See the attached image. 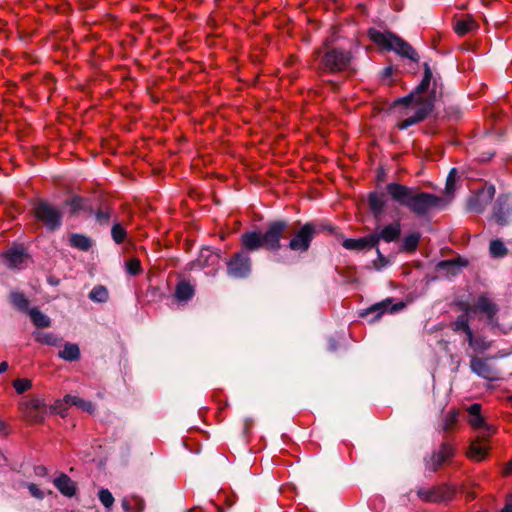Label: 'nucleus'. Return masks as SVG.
I'll return each instance as SVG.
<instances>
[{
	"label": "nucleus",
	"mask_w": 512,
	"mask_h": 512,
	"mask_svg": "<svg viewBox=\"0 0 512 512\" xmlns=\"http://www.w3.org/2000/svg\"><path fill=\"white\" fill-rule=\"evenodd\" d=\"M418 98L417 94H414V91L412 90L408 95L398 98L394 101V106L404 105L409 106L412 103L416 104V99Z\"/></svg>",
	"instance_id": "46"
},
{
	"label": "nucleus",
	"mask_w": 512,
	"mask_h": 512,
	"mask_svg": "<svg viewBox=\"0 0 512 512\" xmlns=\"http://www.w3.org/2000/svg\"><path fill=\"white\" fill-rule=\"evenodd\" d=\"M456 175H457L456 168H452L446 178L445 188L442 192H455V190L457 189L456 184H455Z\"/></svg>",
	"instance_id": "44"
},
{
	"label": "nucleus",
	"mask_w": 512,
	"mask_h": 512,
	"mask_svg": "<svg viewBox=\"0 0 512 512\" xmlns=\"http://www.w3.org/2000/svg\"><path fill=\"white\" fill-rule=\"evenodd\" d=\"M370 40L386 51H394L403 58L418 62L420 57L417 51L404 39L391 31L381 32L375 28L368 30Z\"/></svg>",
	"instance_id": "4"
},
{
	"label": "nucleus",
	"mask_w": 512,
	"mask_h": 512,
	"mask_svg": "<svg viewBox=\"0 0 512 512\" xmlns=\"http://www.w3.org/2000/svg\"><path fill=\"white\" fill-rule=\"evenodd\" d=\"M446 115L449 118H453V119L457 120V119H459L461 117V111L457 107H449L446 110Z\"/></svg>",
	"instance_id": "51"
},
{
	"label": "nucleus",
	"mask_w": 512,
	"mask_h": 512,
	"mask_svg": "<svg viewBox=\"0 0 512 512\" xmlns=\"http://www.w3.org/2000/svg\"><path fill=\"white\" fill-rule=\"evenodd\" d=\"M69 244L80 251H88L92 246V241L83 234L73 233L69 237Z\"/></svg>",
	"instance_id": "30"
},
{
	"label": "nucleus",
	"mask_w": 512,
	"mask_h": 512,
	"mask_svg": "<svg viewBox=\"0 0 512 512\" xmlns=\"http://www.w3.org/2000/svg\"><path fill=\"white\" fill-rule=\"evenodd\" d=\"M9 368V364L7 361H3L0 363V374L6 372Z\"/></svg>",
	"instance_id": "58"
},
{
	"label": "nucleus",
	"mask_w": 512,
	"mask_h": 512,
	"mask_svg": "<svg viewBox=\"0 0 512 512\" xmlns=\"http://www.w3.org/2000/svg\"><path fill=\"white\" fill-rule=\"evenodd\" d=\"M126 269H127V272L130 274V275H138L140 272H141V264H140V261L138 259H130L127 263H126Z\"/></svg>",
	"instance_id": "49"
},
{
	"label": "nucleus",
	"mask_w": 512,
	"mask_h": 512,
	"mask_svg": "<svg viewBox=\"0 0 512 512\" xmlns=\"http://www.w3.org/2000/svg\"><path fill=\"white\" fill-rule=\"evenodd\" d=\"M343 247L348 250H363L365 248L375 247V239L371 234L358 239L347 238L342 243Z\"/></svg>",
	"instance_id": "25"
},
{
	"label": "nucleus",
	"mask_w": 512,
	"mask_h": 512,
	"mask_svg": "<svg viewBox=\"0 0 512 512\" xmlns=\"http://www.w3.org/2000/svg\"><path fill=\"white\" fill-rule=\"evenodd\" d=\"M392 74H393L392 66H388L383 69V72H382L383 77H390Z\"/></svg>",
	"instance_id": "57"
},
{
	"label": "nucleus",
	"mask_w": 512,
	"mask_h": 512,
	"mask_svg": "<svg viewBox=\"0 0 512 512\" xmlns=\"http://www.w3.org/2000/svg\"><path fill=\"white\" fill-rule=\"evenodd\" d=\"M121 504L125 512H142L145 507L143 499L138 496L125 497Z\"/></svg>",
	"instance_id": "31"
},
{
	"label": "nucleus",
	"mask_w": 512,
	"mask_h": 512,
	"mask_svg": "<svg viewBox=\"0 0 512 512\" xmlns=\"http://www.w3.org/2000/svg\"><path fill=\"white\" fill-rule=\"evenodd\" d=\"M489 251L493 257H503L507 254L504 243L498 239L490 242Z\"/></svg>",
	"instance_id": "41"
},
{
	"label": "nucleus",
	"mask_w": 512,
	"mask_h": 512,
	"mask_svg": "<svg viewBox=\"0 0 512 512\" xmlns=\"http://www.w3.org/2000/svg\"><path fill=\"white\" fill-rule=\"evenodd\" d=\"M328 348L330 351H335L337 349V341L333 338L329 339Z\"/></svg>",
	"instance_id": "56"
},
{
	"label": "nucleus",
	"mask_w": 512,
	"mask_h": 512,
	"mask_svg": "<svg viewBox=\"0 0 512 512\" xmlns=\"http://www.w3.org/2000/svg\"><path fill=\"white\" fill-rule=\"evenodd\" d=\"M10 301L20 311L28 312L30 310L29 301L22 292L12 291L10 293Z\"/></svg>",
	"instance_id": "36"
},
{
	"label": "nucleus",
	"mask_w": 512,
	"mask_h": 512,
	"mask_svg": "<svg viewBox=\"0 0 512 512\" xmlns=\"http://www.w3.org/2000/svg\"><path fill=\"white\" fill-rule=\"evenodd\" d=\"M455 306L461 311V314L456 319L463 318L466 320V323L470 324L471 319L478 317L479 321H485L491 328L499 325V305L488 293L478 294L471 302L457 300Z\"/></svg>",
	"instance_id": "2"
},
{
	"label": "nucleus",
	"mask_w": 512,
	"mask_h": 512,
	"mask_svg": "<svg viewBox=\"0 0 512 512\" xmlns=\"http://www.w3.org/2000/svg\"><path fill=\"white\" fill-rule=\"evenodd\" d=\"M76 190H81V187H71L68 192H75Z\"/></svg>",
	"instance_id": "62"
},
{
	"label": "nucleus",
	"mask_w": 512,
	"mask_h": 512,
	"mask_svg": "<svg viewBox=\"0 0 512 512\" xmlns=\"http://www.w3.org/2000/svg\"><path fill=\"white\" fill-rule=\"evenodd\" d=\"M4 264L10 269L20 270L25 266L28 260V254L22 247L9 249L2 255Z\"/></svg>",
	"instance_id": "18"
},
{
	"label": "nucleus",
	"mask_w": 512,
	"mask_h": 512,
	"mask_svg": "<svg viewBox=\"0 0 512 512\" xmlns=\"http://www.w3.org/2000/svg\"><path fill=\"white\" fill-rule=\"evenodd\" d=\"M468 412V422L471 427L483 437L492 436L496 429L493 425L488 424L484 417L481 414V405L479 403H473L467 409Z\"/></svg>",
	"instance_id": "8"
},
{
	"label": "nucleus",
	"mask_w": 512,
	"mask_h": 512,
	"mask_svg": "<svg viewBox=\"0 0 512 512\" xmlns=\"http://www.w3.org/2000/svg\"><path fill=\"white\" fill-rule=\"evenodd\" d=\"M33 337L36 342L52 347L60 346L62 341V339L55 333L38 330L33 332Z\"/></svg>",
	"instance_id": "29"
},
{
	"label": "nucleus",
	"mask_w": 512,
	"mask_h": 512,
	"mask_svg": "<svg viewBox=\"0 0 512 512\" xmlns=\"http://www.w3.org/2000/svg\"><path fill=\"white\" fill-rule=\"evenodd\" d=\"M315 229L313 225L307 223L292 237L289 242V249L295 252H306L313 240Z\"/></svg>",
	"instance_id": "12"
},
{
	"label": "nucleus",
	"mask_w": 512,
	"mask_h": 512,
	"mask_svg": "<svg viewBox=\"0 0 512 512\" xmlns=\"http://www.w3.org/2000/svg\"><path fill=\"white\" fill-rule=\"evenodd\" d=\"M98 497L103 506L110 511L114 504V497L112 493L108 489L102 488L98 492Z\"/></svg>",
	"instance_id": "42"
},
{
	"label": "nucleus",
	"mask_w": 512,
	"mask_h": 512,
	"mask_svg": "<svg viewBox=\"0 0 512 512\" xmlns=\"http://www.w3.org/2000/svg\"><path fill=\"white\" fill-rule=\"evenodd\" d=\"M448 266H453V263L450 261H442L439 263L440 268H444V267H448Z\"/></svg>",
	"instance_id": "60"
},
{
	"label": "nucleus",
	"mask_w": 512,
	"mask_h": 512,
	"mask_svg": "<svg viewBox=\"0 0 512 512\" xmlns=\"http://www.w3.org/2000/svg\"><path fill=\"white\" fill-rule=\"evenodd\" d=\"M494 194H472L467 201V209L471 212L481 213L486 204L493 199Z\"/></svg>",
	"instance_id": "26"
},
{
	"label": "nucleus",
	"mask_w": 512,
	"mask_h": 512,
	"mask_svg": "<svg viewBox=\"0 0 512 512\" xmlns=\"http://www.w3.org/2000/svg\"><path fill=\"white\" fill-rule=\"evenodd\" d=\"M35 473L38 476H46L48 474V470L45 466L39 465L35 467Z\"/></svg>",
	"instance_id": "54"
},
{
	"label": "nucleus",
	"mask_w": 512,
	"mask_h": 512,
	"mask_svg": "<svg viewBox=\"0 0 512 512\" xmlns=\"http://www.w3.org/2000/svg\"><path fill=\"white\" fill-rule=\"evenodd\" d=\"M459 413L457 411L449 412L443 421V429L449 430L458 420Z\"/></svg>",
	"instance_id": "48"
},
{
	"label": "nucleus",
	"mask_w": 512,
	"mask_h": 512,
	"mask_svg": "<svg viewBox=\"0 0 512 512\" xmlns=\"http://www.w3.org/2000/svg\"><path fill=\"white\" fill-rule=\"evenodd\" d=\"M111 235L117 244H121L125 240L127 232L120 223H114L111 229Z\"/></svg>",
	"instance_id": "43"
},
{
	"label": "nucleus",
	"mask_w": 512,
	"mask_h": 512,
	"mask_svg": "<svg viewBox=\"0 0 512 512\" xmlns=\"http://www.w3.org/2000/svg\"><path fill=\"white\" fill-rule=\"evenodd\" d=\"M396 310V305H391V300L387 299L385 301L379 302L371 306L366 310L362 315H367L370 313H375V316L372 318V321L378 320L384 313L393 312Z\"/></svg>",
	"instance_id": "28"
},
{
	"label": "nucleus",
	"mask_w": 512,
	"mask_h": 512,
	"mask_svg": "<svg viewBox=\"0 0 512 512\" xmlns=\"http://www.w3.org/2000/svg\"><path fill=\"white\" fill-rule=\"evenodd\" d=\"M13 387L18 394H22L32 387V382L29 379L19 378L13 381Z\"/></svg>",
	"instance_id": "45"
},
{
	"label": "nucleus",
	"mask_w": 512,
	"mask_h": 512,
	"mask_svg": "<svg viewBox=\"0 0 512 512\" xmlns=\"http://www.w3.org/2000/svg\"><path fill=\"white\" fill-rule=\"evenodd\" d=\"M327 84L331 87V89L334 92H337L340 89V83L339 82H336V81H333V80H328Z\"/></svg>",
	"instance_id": "55"
},
{
	"label": "nucleus",
	"mask_w": 512,
	"mask_h": 512,
	"mask_svg": "<svg viewBox=\"0 0 512 512\" xmlns=\"http://www.w3.org/2000/svg\"><path fill=\"white\" fill-rule=\"evenodd\" d=\"M251 272V259L244 252L236 253L230 261L227 262V273L233 278H245Z\"/></svg>",
	"instance_id": "10"
},
{
	"label": "nucleus",
	"mask_w": 512,
	"mask_h": 512,
	"mask_svg": "<svg viewBox=\"0 0 512 512\" xmlns=\"http://www.w3.org/2000/svg\"><path fill=\"white\" fill-rule=\"evenodd\" d=\"M470 368L473 373L485 380L494 381L498 379L497 371L488 363L487 359L473 356L470 360Z\"/></svg>",
	"instance_id": "20"
},
{
	"label": "nucleus",
	"mask_w": 512,
	"mask_h": 512,
	"mask_svg": "<svg viewBox=\"0 0 512 512\" xmlns=\"http://www.w3.org/2000/svg\"><path fill=\"white\" fill-rule=\"evenodd\" d=\"M286 227L287 223L284 221L271 223L266 232L261 234L263 247L267 250L277 251L280 248V240Z\"/></svg>",
	"instance_id": "11"
},
{
	"label": "nucleus",
	"mask_w": 512,
	"mask_h": 512,
	"mask_svg": "<svg viewBox=\"0 0 512 512\" xmlns=\"http://www.w3.org/2000/svg\"><path fill=\"white\" fill-rule=\"evenodd\" d=\"M5 429H6L5 423L0 420V432L5 431Z\"/></svg>",
	"instance_id": "61"
},
{
	"label": "nucleus",
	"mask_w": 512,
	"mask_h": 512,
	"mask_svg": "<svg viewBox=\"0 0 512 512\" xmlns=\"http://www.w3.org/2000/svg\"><path fill=\"white\" fill-rule=\"evenodd\" d=\"M194 295L193 287L187 282H180L175 290V297L180 301H187Z\"/></svg>",
	"instance_id": "38"
},
{
	"label": "nucleus",
	"mask_w": 512,
	"mask_h": 512,
	"mask_svg": "<svg viewBox=\"0 0 512 512\" xmlns=\"http://www.w3.org/2000/svg\"><path fill=\"white\" fill-rule=\"evenodd\" d=\"M66 204L69 206L71 213H77L82 210L92 212V208L88 206L86 201L80 196L71 198Z\"/></svg>",
	"instance_id": "39"
},
{
	"label": "nucleus",
	"mask_w": 512,
	"mask_h": 512,
	"mask_svg": "<svg viewBox=\"0 0 512 512\" xmlns=\"http://www.w3.org/2000/svg\"><path fill=\"white\" fill-rule=\"evenodd\" d=\"M59 358L65 361H76L80 357V349L77 344L74 343H66L64 348L58 353Z\"/></svg>",
	"instance_id": "33"
},
{
	"label": "nucleus",
	"mask_w": 512,
	"mask_h": 512,
	"mask_svg": "<svg viewBox=\"0 0 512 512\" xmlns=\"http://www.w3.org/2000/svg\"><path fill=\"white\" fill-rule=\"evenodd\" d=\"M455 490L448 485L434 486L431 488H420L417 495L426 502H447L453 499Z\"/></svg>",
	"instance_id": "9"
},
{
	"label": "nucleus",
	"mask_w": 512,
	"mask_h": 512,
	"mask_svg": "<svg viewBox=\"0 0 512 512\" xmlns=\"http://www.w3.org/2000/svg\"><path fill=\"white\" fill-rule=\"evenodd\" d=\"M28 490L31 493L32 496L38 499L44 498V493L38 488L36 484L30 483L28 484Z\"/></svg>",
	"instance_id": "50"
},
{
	"label": "nucleus",
	"mask_w": 512,
	"mask_h": 512,
	"mask_svg": "<svg viewBox=\"0 0 512 512\" xmlns=\"http://www.w3.org/2000/svg\"><path fill=\"white\" fill-rule=\"evenodd\" d=\"M489 437H483L477 434L476 439L471 443L467 455L469 458L481 461L483 460L488 453V446L486 445V441Z\"/></svg>",
	"instance_id": "24"
},
{
	"label": "nucleus",
	"mask_w": 512,
	"mask_h": 512,
	"mask_svg": "<svg viewBox=\"0 0 512 512\" xmlns=\"http://www.w3.org/2000/svg\"><path fill=\"white\" fill-rule=\"evenodd\" d=\"M451 329L456 333H463L469 347L475 351L483 352L490 347V344L484 338L474 336L470 324L466 323L463 318L455 319L451 324Z\"/></svg>",
	"instance_id": "7"
},
{
	"label": "nucleus",
	"mask_w": 512,
	"mask_h": 512,
	"mask_svg": "<svg viewBox=\"0 0 512 512\" xmlns=\"http://www.w3.org/2000/svg\"><path fill=\"white\" fill-rule=\"evenodd\" d=\"M241 243L243 248L248 251H255L263 247L261 233L256 231L243 234L241 237Z\"/></svg>",
	"instance_id": "27"
},
{
	"label": "nucleus",
	"mask_w": 512,
	"mask_h": 512,
	"mask_svg": "<svg viewBox=\"0 0 512 512\" xmlns=\"http://www.w3.org/2000/svg\"><path fill=\"white\" fill-rule=\"evenodd\" d=\"M478 27L475 20L468 16L465 19L457 20L454 24V30L459 36H464Z\"/></svg>",
	"instance_id": "32"
},
{
	"label": "nucleus",
	"mask_w": 512,
	"mask_h": 512,
	"mask_svg": "<svg viewBox=\"0 0 512 512\" xmlns=\"http://www.w3.org/2000/svg\"><path fill=\"white\" fill-rule=\"evenodd\" d=\"M90 213L94 214L96 221L99 224L106 225L109 223V220L112 216L113 211H112L111 207H109L108 205H105L103 208H100L95 212L92 210V212H90Z\"/></svg>",
	"instance_id": "40"
},
{
	"label": "nucleus",
	"mask_w": 512,
	"mask_h": 512,
	"mask_svg": "<svg viewBox=\"0 0 512 512\" xmlns=\"http://www.w3.org/2000/svg\"><path fill=\"white\" fill-rule=\"evenodd\" d=\"M220 255L211 250L210 248L201 249L197 259L190 264L191 270L204 269L212 267L216 271V267L219 266Z\"/></svg>",
	"instance_id": "17"
},
{
	"label": "nucleus",
	"mask_w": 512,
	"mask_h": 512,
	"mask_svg": "<svg viewBox=\"0 0 512 512\" xmlns=\"http://www.w3.org/2000/svg\"><path fill=\"white\" fill-rule=\"evenodd\" d=\"M398 205H405L412 212L423 215L433 207H441L442 203L435 194H369V207L377 220L384 213L398 215Z\"/></svg>",
	"instance_id": "1"
},
{
	"label": "nucleus",
	"mask_w": 512,
	"mask_h": 512,
	"mask_svg": "<svg viewBox=\"0 0 512 512\" xmlns=\"http://www.w3.org/2000/svg\"><path fill=\"white\" fill-rule=\"evenodd\" d=\"M454 454V448L450 444H442L439 449L425 459L426 468L435 472L446 460Z\"/></svg>",
	"instance_id": "19"
},
{
	"label": "nucleus",
	"mask_w": 512,
	"mask_h": 512,
	"mask_svg": "<svg viewBox=\"0 0 512 512\" xmlns=\"http://www.w3.org/2000/svg\"><path fill=\"white\" fill-rule=\"evenodd\" d=\"M504 474H506V475L512 474V460L507 463V465L504 469Z\"/></svg>",
	"instance_id": "59"
},
{
	"label": "nucleus",
	"mask_w": 512,
	"mask_h": 512,
	"mask_svg": "<svg viewBox=\"0 0 512 512\" xmlns=\"http://www.w3.org/2000/svg\"><path fill=\"white\" fill-rule=\"evenodd\" d=\"M437 100V82L433 83V88L426 97H418L416 99V105L419 106L415 113L398 123L397 127L400 130H405L412 125L424 121L429 114H431L435 107Z\"/></svg>",
	"instance_id": "5"
},
{
	"label": "nucleus",
	"mask_w": 512,
	"mask_h": 512,
	"mask_svg": "<svg viewBox=\"0 0 512 512\" xmlns=\"http://www.w3.org/2000/svg\"><path fill=\"white\" fill-rule=\"evenodd\" d=\"M512 213V198L510 194H498L493 206V218L499 225H505Z\"/></svg>",
	"instance_id": "14"
},
{
	"label": "nucleus",
	"mask_w": 512,
	"mask_h": 512,
	"mask_svg": "<svg viewBox=\"0 0 512 512\" xmlns=\"http://www.w3.org/2000/svg\"><path fill=\"white\" fill-rule=\"evenodd\" d=\"M54 486L57 490L66 497H73L76 494L77 488L75 482L65 473H61L53 480Z\"/></svg>",
	"instance_id": "23"
},
{
	"label": "nucleus",
	"mask_w": 512,
	"mask_h": 512,
	"mask_svg": "<svg viewBox=\"0 0 512 512\" xmlns=\"http://www.w3.org/2000/svg\"><path fill=\"white\" fill-rule=\"evenodd\" d=\"M495 154V151H483L481 152L479 159L484 162L489 161L495 156Z\"/></svg>",
	"instance_id": "52"
},
{
	"label": "nucleus",
	"mask_w": 512,
	"mask_h": 512,
	"mask_svg": "<svg viewBox=\"0 0 512 512\" xmlns=\"http://www.w3.org/2000/svg\"><path fill=\"white\" fill-rule=\"evenodd\" d=\"M64 405L76 406L89 414H92L95 410V405L91 401L74 395H66L62 400L56 401L53 410L64 415Z\"/></svg>",
	"instance_id": "16"
},
{
	"label": "nucleus",
	"mask_w": 512,
	"mask_h": 512,
	"mask_svg": "<svg viewBox=\"0 0 512 512\" xmlns=\"http://www.w3.org/2000/svg\"><path fill=\"white\" fill-rule=\"evenodd\" d=\"M401 235V224L399 221L387 224L382 228H378L375 233H372L371 236H374L375 239V247L378 245L379 241H384L386 243H390L396 241Z\"/></svg>",
	"instance_id": "21"
},
{
	"label": "nucleus",
	"mask_w": 512,
	"mask_h": 512,
	"mask_svg": "<svg viewBox=\"0 0 512 512\" xmlns=\"http://www.w3.org/2000/svg\"><path fill=\"white\" fill-rule=\"evenodd\" d=\"M33 212L35 218L50 231H55L62 225L63 213L61 209L47 201L37 200Z\"/></svg>",
	"instance_id": "6"
},
{
	"label": "nucleus",
	"mask_w": 512,
	"mask_h": 512,
	"mask_svg": "<svg viewBox=\"0 0 512 512\" xmlns=\"http://www.w3.org/2000/svg\"><path fill=\"white\" fill-rule=\"evenodd\" d=\"M388 172L383 167L377 170L375 181H376V192H420L418 187H406L395 181L388 182Z\"/></svg>",
	"instance_id": "13"
},
{
	"label": "nucleus",
	"mask_w": 512,
	"mask_h": 512,
	"mask_svg": "<svg viewBox=\"0 0 512 512\" xmlns=\"http://www.w3.org/2000/svg\"><path fill=\"white\" fill-rule=\"evenodd\" d=\"M499 512H512V496L507 498L504 507Z\"/></svg>",
	"instance_id": "53"
},
{
	"label": "nucleus",
	"mask_w": 512,
	"mask_h": 512,
	"mask_svg": "<svg viewBox=\"0 0 512 512\" xmlns=\"http://www.w3.org/2000/svg\"><path fill=\"white\" fill-rule=\"evenodd\" d=\"M495 186L486 182H476L474 187L469 188V192H495Z\"/></svg>",
	"instance_id": "47"
},
{
	"label": "nucleus",
	"mask_w": 512,
	"mask_h": 512,
	"mask_svg": "<svg viewBox=\"0 0 512 512\" xmlns=\"http://www.w3.org/2000/svg\"><path fill=\"white\" fill-rule=\"evenodd\" d=\"M22 405L24 414L31 420L35 422H41L44 420L46 415V403L44 398L33 397Z\"/></svg>",
	"instance_id": "15"
},
{
	"label": "nucleus",
	"mask_w": 512,
	"mask_h": 512,
	"mask_svg": "<svg viewBox=\"0 0 512 512\" xmlns=\"http://www.w3.org/2000/svg\"><path fill=\"white\" fill-rule=\"evenodd\" d=\"M89 299L95 303H105L109 299L108 289L103 285L93 287L88 295Z\"/></svg>",
	"instance_id": "37"
},
{
	"label": "nucleus",
	"mask_w": 512,
	"mask_h": 512,
	"mask_svg": "<svg viewBox=\"0 0 512 512\" xmlns=\"http://www.w3.org/2000/svg\"><path fill=\"white\" fill-rule=\"evenodd\" d=\"M276 261H277V262H282V263H288V261L283 260V259H281V258H277V259H276Z\"/></svg>",
	"instance_id": "63"
},
{
	"label": "nucleus",
	"mask_w": 512,
	"mask_h": 512,
	"mask_svg": "<svg viewBox=\"0 0 512 512\" xmlns=\"http://www.w3.org/2000/svg\"><path fill=\"white\" fill-rule=\"evenodd\" d=\"M27 313L35 326L44 328L49 327L51 325L50 318L44 313H42L38 308H30V310Z\"/></svg>",
	"instance_id": "34"
},
{
	"label": "nucleus",
	"mask_w": 512,
	"mask_h": 512,
	"mask_svg": "<svg viewBox=\"0 0 512 512\" xmlns=\"http://www.w3.org/2000/svg\"><path fill=\"white\" fill-rule=\"evenodd\" d=\"M324 52L321 49H315L314 53L320 57L319 69L322 72L337 74L349 71L355 73L352 67L353 56L349 50L340 47H334L329 39L323 42Z\"/></svg>",
	"instance_id": "3"
},
{
	"label": "nucleus",
	"mask_w": 512,
	"mask_h": 512,
	"mask_svg": "<svg viewBox=\"0 0 512 512\" xmlns=\"http://www.w3.org/2000/svg\"><path fill=\"white\" fill-rule=\"evenodd\" d=\"M420 238L421 234L419 232H412L406 235L402 240L401 250L405 252L416 251Z\"/></svg>",
	"instance_id": "35"
},
{
	"label": "nucleus",
	"mask_w": 512,
	"mask_h": 512,
	"mask_svg": "<svg viewBox=\"0 0 512 512\" xmlns=\"http://www.w3.org/2000/svg\"><path fill=\"white\" fill-rule=\"evenodd\" d=\"M423 70H424V73H423L422 80L413 89L414 94H417L418 97H424L423 96L424 93H427V95H428L429 92L433 88V83H434L435 80L438 83V79L433 76L432 69H431V67H430L428 62H424L423 63Z\"/></svg>",
	"instance_id": "22"
}]
</instances>
